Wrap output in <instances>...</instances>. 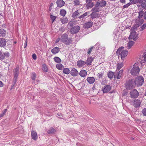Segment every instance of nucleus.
Wrapping results in <instances>:
<instances>
[{
  "instance_id": "nucleus-1",
  "label": "nucleus",
  "mask_w": 146,
  "mask_h": 146,
  "mask_svg": "<svg viewBox=\"0 0 146 146\" xmlns=\"http://www.w3.org/2000/svg\"><path fill=\"white\" fill-rule=\"evenodd\" d=\"M123 48V47L119 48L116 52V54L118 55H119V56H120L121 60H123L124 59V58L127 56L128 52L126 50H122V49Z\"/></svg>"
},
{
  "instance_id": "nucleus-2",
  "label": "nucleus",
  "mask_w": 146,
  "mask_h": 146,
  "mask_svg": "<svg viewBox=\"0 0 146 146\" xmlns=\"http://www.w3.org/2000/svg\"><path fill=\"white\" fill-rule=\"evenodd\" d=\"M135 86V84L134 82V79H129L125 83V86L127 90H131L134 88Z\"/></svg>"
},
{
  "instance_id": "nucleus-3",
  "label": "nucleus",
  "mask_w": 146,
  "mask_h": 146,
  "mask_svg": "<svg viewBox=\"0 0 146 146\" xmlns=\"http://www.w3.org/2000/svg\"><path fill=\"white\" fill-rule=\"evenodd\" d=\"M138 63H135L133 65V67L130 71V73L132 75L136 76L139 74L140 69L138 66Z\"/></svg>"
},
{
  "instance_id": "nucleus-4",
  "label": "nucleus",
  "mask_w": 146,
  "mask_h": 146,
  "mask_svg": "<svg viewBox=\"0 0 146 146\" xmlns=\"http://www.w3.org/2000/svg\"><path fill=\"white\" fill-rule=\"evenodd\" d=\"M144 79L142 76H138L134 79L135 86L137 87L141 86L144 83Z\"/></svg>"
},
{
  "instance_id": "nucleus-5",
  "label": "nucleus",
  "mask_w": 146,
  "mask_h": 146,
  "mask_svg": "<svg viewBox=\"0 0 146 146\" xmlns=\"http://www.w3.org/2000/svg\"><path fill=\"white\" fill-rule=\"evenodd\" d=\"M9 53L8 52H6L4 53L0 52V60H3L6 58L8 60H9Z\"/></svg>"
},
{
  "instance_id": "nucleus-6",
  "label": "nucleus",
  "mask_w": 146,
  "mask_h": 146,
  "mask_svg": "<svg viewBox=\"0 0 146 146\" xmlns=\"http://www.w3.org/2000/svg\"><path fill=\"white\" fill-rule=\"evenodd\" d=\"M130 97L132 98H137L139 95V92L136 89H134L130 93Z\"/></svg>"
},
{
  "instance_id": "nucleus-7",
  "label": "nucleus",
  "mask_w": 146,
  "mask_h": 146,
  "mask_svg": "<svg viewBox=\"0 0 146 146\" xmlns=\"http://www.w3.org/2000/svg\"><path fill=\"white\" fill-rule=\"evenodd\" d=\"M131 103L134 107L137 108L140 106L141 103V101L139 99H135Z\"/></svg>"
},
{
  "instance_id": "nucleus-8",
  "label": "nucleus",
  "mask_w": 146,
  "mask_h": 146,
  "mask_svg": "<svg viewBox=\"0 0 146 146\" xmlns=\"http://www.w3.org/2000/svg\"><path fill=\"white\" fill-rule=\"evenodd\" d=\"M80 29V27L79 26H76L71 29L70 32L72 34H74L78 32Z\"/></svg>"
},
{
  "instance_id": "nucleus-9",
  "label": "nucleus",
  "mask_w": 146,
  "mask_h": 146,
  "mask_svg": "<svg viewBox=\"0 0 146 146\" xmlns=\"http://www.w3.org/2000/svg\"><path fill=\"white\" fill-rule=\"evenodd\" d=\"M111 87L109 85H106L102 88V91L104 93H106L111 89Z\"/></svg>"
},
{
  "instance_id": "nucleus-10",
  "label": "nucleus",
  "mask_w": 146,
  "mask_h": 146,
  "mask_svg": "<svg viewBox=\"0 0 146 146\" xmlns=\"http://www.w3.org/2000/svg\"><path fill=\"white\" fill-rule=\"evenodd\" d=\"M13 73L14 75V81H15V82H16V80L19 74V67H17L14 69Z\"/></svg>"
},
{
  "instance_id": "nucleus-11",
  "label": "nucleus",
  "mask_w": 146,
  "mask_h": 146,
  "mask_svg": "<svg viewBox=\"0 0 146 146\" xmlns=\"http://www.w3.org/2000/svg\"><path fill=\"white\" fill-rule=\"evenodd\" d=\"M123 71L121 70L117 73H116L114 76V78L115 79L117 78V79H120L122 77Z\"/></svg>"
},
{
  "instance_id": "nucleus-12",
  "label": "nucleus",
  "mask_w": 146,
  "mask_h": 146,
  "mask_svg": "<svg viewBox=\"0 0 146 146\" xmlns=\"http://www.w3.org/2000/svg\"><path fill=\"white\" fill-rule=\"evenodd\" d=\"M93 24V22L91 21H89L83 25V27L84 29H87L90 28Z\"/></svg>"
},
{
  "instance_id": "nucleus-13",
  "label": "nucleus",
  "mask_w": 146,
  "mask_h": 146,
  "mask_svg": "<svg viewBox=\"0 0 146 146\" xmlns=\"http://www.w3.org/2000/svg\"><path fill=\"white\" fill-rule=\"evenodd\" d=\"M86 6L88 9L92 8L93 7L94 3L92 1V0H86Z\"/></svg>"
},
{
  "instance_id": "nucleus-14",
  "label": "nucleus",
  "mask_w": 146,
  "mask_h": 146,
  "mask_svg": "<svg viewBox=\"0 0 146 146\" xmlns=\"http://www.w3.org/2000/svg\"><path fill=\"white\" fill-rule=\"evenodd\" d=\"M70 74L73 76H77L79 74V72L76 68H73L70 72Z\"/></svg>"
},
{
  "instance_id": "nucleus-15",
  "label": "nucleus",
  "mask_w": 146,
  "mask_h": 146,
  "mask_svg": "<svg viewBox=\"0 0 146 146\" xmlns=\"http://www.w3.org/2000/svg\"><path fill=\"white\" fill-rule=\"evenodd\" d=\"M77 65L79 67H81L84 66H86V64L85 61H83L81 59L77 61Z\"/></svg>"
},
{
  "instance_id": "nucleus-16",
  "label": "nucleus",
  "mask_w": 146,
  "mask_h": 146,
  "mask_svg": "<svg viewBox=\"0 0 146 146\" xmlns=\"http://www.w3.org/2000/svg\"><path fill=\"white\" fill-rule=\"evenodd\" d=\"M93 60L94 58L92 57H89L85 61L86 65L87 66L91 65Z\"/></svg>"
},
{
  "instance_id": "nucleus-17",
  "label": "nucleus",
  "mask_w": 146,
  "mask_h": 146,
  "mask_svg": "<svg viewBox=\"0 0 146 146\" xmlns=\"http://www.w3.org/2000/svg\"><path fill=\"white\" fill-rule=\"evenodd\" d=\"M86 80L90 84H93L95 81V79L93 77H87Z\"/></svg>"
},
{
  "instance_id": "nucleus-18",
  "label": "nucleus",
  "mask_w": 146,
  "mask_h": 146,
  "mask_svg": "<svg viewBox=\"0 0 146 146\" xmlns=\"http://www.w3.org/2000/svg\"><path fill=\"white\" fill-rule=\"evenodd\" d=\"M57 7L60 8L63 6L65 4V2L62 0H58L56 2Z\"/></svg>"
},
{
  "instance_id": "nucleus-19",
  "label": "nucleus",
  "mask_w": 146,
  "mask_h": 146,
  "mask_svg": "<svg viewBox=\"0 0 146 146\" xmlns=\"http://www.w3.org/2000/svg\"><path fill=\"white\" fill-rule=\"evenodd\" d=\"M136 33L135 32H132L131 33L130 35L129 36V38L130 39H133L134 40H135L137 39L136 37Z\"/></svg>"
},
{
  "instance_id": "nucleus-20",
  "label": "nucleus",
  "mask_w": 146,
  "mask_h": 146,
  "mask_svg": "<svg viewBox=\"0 0 146 146\" xmlns=\"http://www.w3.org/2000/svg\"><path fill=\"white\" fill-rule=\"evenodd\" d=\"M7 41L4 38H0V46L4 47L6 45Z\"/></svg>"
},
{
  "instance_id": "nucleus-21",
  "label": "nucleus",
  "mask_w": 146,
  "mask_h": 146,
  "mask_svg": "<svg viewBox=\"0 0 146 146\" xmlns=\"http://www.w3.org/2000/svg\"><path fill=\"white\" fill-rule=\"evenodd\" d=\"M60 48L58 47H56L51 50V52L54 54H55L58 53L60 51Z\"/></svg>"
},
{
  "instance_id": "nucleus-22",
  "label": "nucleus",
  "mask_w": 146,
  "mask_h": 146,
  "mask_svg": "<svg viewBox=\"0 0 146 146\" xmlns=\"http://www.w3.org/2000/svg\"><path fill=\"white\" fill-rule=\"evenodd\" d=\"M80 13L78 10L74 12L72 15V17L74 18V19H76L77 18H78L79 16L80 15Z\"/></svg>"
},
{
  "instance_id": "nucleus-23",
  "label": "nucleus",
  "mask_w": 146,
  "mask_h": 146,
  "mask_svg": "<svg viewBox=\"0 0 146 146\" xmlns=\"http://www.w3.org/2000/svg\"><path fill=\"white\" fill-rule=\"evenodd\" d=\"M31 137L34 140H36L38 138L37 134L36 132L34 131H31Z\"/></svg>"
},
{
  "instance_id": "nucleus-24",
  "label": "nucleus",
  "mask_w": 146,
  "mask_h": 146,
  "mask_svg": "<svg viewBox=\"0 0 146 146\" xmlns=\"http://www.w3.org/2000/svg\"><path fill=\"white\" fill-rule=\"evenodd\" d=\"M79 74L81 76L84 78L87 75V73L86 70H82Z\"/></svg>"
},
{
  "instance_id": "nucleus-25",
  "label": "nucleus",
  "mask_w": 146,
  "mask_h": 146,
  "mask_svg": "<svg viewBox=\"0 0 146 146\" xmlns=\"http://www.w3.org/2000/svg\"><path fill=\"white\" fill-rule=\"evenodd\" d=\"M68 38V35L66 34L65 33L62 35L61 37L60 40L61 41L63 42L65 40H66V39Z\"/></svg>"
},
{
  "instance_id": "nucleus-26",
  "label": "nucleus",
  "mask_w": 146,
  "mask_h": 146,
  "mask_svg": "<svg viewBox=\"0 0 146 146\" xmlns=\"http://www.w3.org/2000/svg\"><path fill=\"white\" fill-rule=\"evenodd\" d=\"M88 13L87 12H86L83 14L82 15H81L80 16L78 17V18L79 19H83L86 18L87 16L88 15Z\"/></svg>"
},
{
  "instance_id": "nucleus-27",
  "label": "nucleus",
  "mask_w": 146,
  "mask_h": 146,
  "mask_svg": "<svg viewBox=\"0 0 146 146\" xmlns=\"http://www.w3.org/2000/svg\"><path fill=\"white\" fill-rule=\"evenodd\" d=\"M6 31L3 29H0V36L4 37L6 35Z\"/></svg>"
},
{
  "instance_id": "nucleus-28",
  "label": "nucleus",
  "mask_w": 146,
  "mask_h": 146,
  "mask_svg": "<svg viewBox=\"0 0 146 146\" xmlns=\"http://www.w3.org/2000/svg\"><path fill=\"white\" fill-rule=\"evenodd\" d=\"M56 131V130L53 128H50L47 131V133L48 134H52L54 133Z\"/></svg>"
},
{
  "instance_id": "nucleus-29",
  "label": "nucleus",
  "mask_w": 146,
  "mask_h": 146,
  "mask_svg": "<svg viewBox=\"0 0 146 146\" xmlns=\"http://www.w3.org/2000/svg\"><path fill=\"white\" fill-rule=\"evenodd\" d=\"M70 71L68 68H65L63 69V72L66 74H68L70 73Z\"/></svg>"
},
{
  "instance_id": "nucleus-30",
  "label": "nucleus",
  "mask_w": 146,
  "mask_h": 146,
  "mask_svg": "<svg viewBox=\"0 0 146 146\" xmlns=\"http://www.w3.org/2000/svg\"><path fill=\"white\" fill-rule=\"evenodd\" d=\"M42 68L44 72H48V69L46 64H43L42 66Z\"/></svg>"
},
{
  "instance_id": "nucleus-31",
  "label": "nucleus",
  "mask_w": 146,
  "mask_h": 146,
  "mask_svg": "<svg viewBox=\"0 0 146 146\" xmlns=\"http://www.w3.org/2000/svg\"><path fill=\"white\" fill-rule=\"evenodd\" d=\"M56 68L59 70H61L63 69L64 66L60 63L57 64L56 65Z\"/></svg>"
},
{
  "instance_id": "nucleus-32",
  "label": "nucleus",
  "mask_w": 146,
  "mask_h": 146,
  "mask_svg": "<svg viewBox=\"0 0 146 146\" xmlns=\"http://www.w3.org/2000/svg\"><path fill=\"white\" fill-rule=\"evenodd\" d=\"M72 42V41L71 40V39L68 38L66 39V40H65L64 41L63 43H64L66 45H68Z\"/></svg>"
},
{
  "instance_id": "nucleus-33",
  "label": "nucleus",
  "mask_w": 146,
  "mask_h": 146,
  "mask_svg": "<svg viewBox=\"0 0 146 146\" xmlns=\"http://www.w3.org/2000/svg\"><path fill=\"white\" fill-rule=\"evenodd\" d=\"M92 11L93 12L96 13L98 12L101 11V9L99 7H94L92 10Z\"/></svg>"
},
{
  "instance_id": "nucleus-34",
  "label": "nucleus",
  "mask_w": 146,
  "mask_h": 146,
  "mask_svg": "<svg viewBox=\"0 0 146 146\" xmlns=\"http://www.w3.org/2000/svg\"><path fill=\"white\" fill-rule=\"evenodd\" d=\"M53 59L54 61L56 63H60L61 62V59L58 57H55Z\"/></svg>"
},
{
  "instance_id": "nucleus-35",
  "label": "nucleus",
  "mask_w": 146,
  "mask_h": 146,
  "mask_svg": "<svg viewBox=\"0 0 146 146\" xmlns=\"http://www.w3.org/2000/svg\"><path fill=\"white\" fill-rule=\"evenodd\" d=\"M90 16L91 18L94 19L98 16V14L96 13L93 12L91 14Z\"/></svg>"
},
{
  "instance_id": "nucleus-36",
  "label": "nucleus",
  "mask_w": 146,
  "mask_h": 146,
  "mask_svg": "<svg viewBox=\"0 0 146 146\" xmlns=\"http://www.w3.org/2000/svg\"><path fill=\"white\" fill-rule=\"evenodd\" d=\"M60 21L62 24L66 23L68 22V19L66 18H61L60 19Z\"/></svg>"
},
{
  "instance_id": "nucleus-37",
  "label": "nucleus",
  "mask_w": 146,
  "mask_h": 146,
  "mask_svg": "<svg viewBox=\"0 0 146 146\" xmlns=\"http://www.w3.org/2000/svg\"><path fill=\"white\" fill-rule=\"evenodd\" d=\"M107 75L108 77L111 79L112 78H113V76H114L113 73L111 72V71H110L108 73Z\"/></svg>"
},
{
  "instance_id": "nucleus-38",
  "label": "nucleus",
  "mask_w": 146,
  "mask_h": 146,
  "mask_svg": "<svg viewBox=\"0 0 146 146\" xmlns=\"http://www.w3.org/2000/svg\"><path fill=\"white\" fill-rule=\"evenodd\" d=\"M134 43L133 41H131L129 42L127 44V47L128 48H130L133 46Z\"/></svg>"
},
{
  "instance_id": "nucleus-39",
  "label": "nucleus",
  "mask_w": 146,
  "mask_h": 146,
  "mask_svg": "<svg viewBox=\"0 0 146 146\" xmlns=\"http://www.w3.org/2000/svg\"><path fill=\"white\" fill-rule=\"evenodd\" d=\"M100 7H104L106 6V2L103 0L100 1Z\"/></svg>"
},
{
  "instance_id": "nucleus-40",
  "label": "nucleus",
  "mask_w": 146,
  "mask_h": 146,
  "mask_svg": "<svg viewBox=\"0 0 146 146\" xmlns=\"http://www.w3.org/2000/svg\"><path fill=\"white\" fill-rule=\"evenodd\" d=\"M66 12L65 10H61L60 11V14L62 16L64 17L65 15Z\"/></svg>"
},
{
  "instance_id": "nucleus-41",
  "label": "nucleus",
  "mask_w": 146,
  "mask_h": 146,
  "mask_svg": "<svg viewBox=\"0 0 146 146\" xmlns=\"http://www.w3.org/2000/svg\"><path fill=\"white\" fill-rule=\"evenodd\" d=\"M36 78V75L35 73L34 72H33L31 74V79L33 80H35Z\"/></svg>"
},
{
  "instance_id": "nucleus-42",
  "label": "nucleus",
  "mask_w": 146,
  "mask_h": 146,
  "mask_svg": "<svg viewBox=\"0 0 146 146\" xmlns=\"http://www.w3.org/2000/svg\"><path fill=\"white\" fill-rule=\"evenodd\" d=\"M132 2L134 3H139L141 4V3L143 2V0H132Z\"/></svg>"
},
{
  "instance_id": "nucleus-43",
  "label": "nucleus",
  "mask_w": 146,
  "mask_h": 146,
  "mask_svg": "<svg viewBox=\"0 0 146 146\" xmlns=\"http://www.w3.org/2000/svg\"><path fill=\"white\" fill-rule=\"evenodd\" d=\"M123 66V64L122 63H118L117 64V69L119 70Z\"/></svg>"
},
{
  "instance_id": "nucleus-44",
  "label": "nucleus",
  "mask_w": 146,
  "mask_h": 146,
  "mask_svg": "<svg viewBox=\"0 0 146 146\" xmlns=\"http://www.w3.org/2000/svg\"><path fill=\"white\" fill-rule=\"evenodd\" d=\"M141 5L143 8L144 9H146V2H143H143L141 3Z\"/></svg>"
},
{
  "instance_id": "nucleus-45",
  "label": "nucleus",
  "mask_w": 146,
  "mask_h": 146,
  "mask_svg": "<svg viewBox=\"0 0 146 146\" xmlns=\"http://www.w3.org/2000/svg\"><path fill=\"white\" fill-rule=\"evenodd\" d=\"M50 18L52 21V22H53L55 20L56 17L52 15H50Z\"/></svg>"
},
{
  "instance_id": "nucleus-46",
  "label": "nucleus",
  "mask_w": 146,
  "mask_h": 146,
  "mask_svg": "<svg viewBox=\"0 0 146 146\" xmlns=\"http://www.w3.org/2000/svg\"><path fill=\"white\" fill-rule=\"evenodd\" d=\"M104 75V73L102 72H100L97 74V76L99 78H101Z\"/></svg>"
},
{
  "instance_id": "nucleus-47",
  "label": "nucleus",
  "mask_w": 146,
  "mask_h": 146,
  "mask_svg": "<svg viewBox=\"0 0 146 146\" xmlns=\"http://www.w3.org/2000/svg\"><path fill=\"white\" fill-rule=\"evenodd\" d=\"M74 2L75 5H79L80 4V2L79 0H75Z\"/></svg>"
},
{
  "instance_id": "nucleus-48",
  "label": "nucleus",
  "mask_w": 146,
  "mask_h": 146,
  "mask_svg": "<svg viewBox=\"0 0 146 146\" xmlns=\"http://www.w3.org/2000/svg\"><path fill=\"white\" fill-rule=\"evenodd\" d=\"M143 15V12L142 11H140L139 12V17L141 18Z\"/></svg>"
},
{
  "instance_id": "nucleus-49",
  "label": "nucleus",
  "mask_w": 146,
  "mask_h": 146,
  "mask_svg": "<svg viewBox=\"0 0 146 146\" xmlns=\"http://www.w3.org/2000/svg\"><path fill=\"white\" fill-rule=\"evenodd\" d=\"M57 117H58L59 118H60V119H63L62 118V115L61 113H57Z\"/></svg>"
},
{
  "instance_id": "nucleus-50",
  "label": "nucleus",
  "mask_w": 146,
  "mask_h": 146,
  "mask_svg": "<svg viewBox=\"0 0 146 146\" xmlns=\"http://www.w3.org/2000/svg\"><path fill=\"white\" fill-rule=\"evenodd\" d=\"M131 4V3H129L126 4L124 5L123 6V8H127L129 6H130Z\"/></svg>"
},
{
  "instance_id": "nucleus-51",
  "label": "nucleus",
  "mask_w": 146,
  "mask_h": 146,
  "mask_svg": "<svg viewBox=\"0 0 146 146\" xmlns=\"http://www.w3.org/2000/svg\"><path fill=\"white\" fill-rule=\"evenodd\" d=\"M93 47H92L90 48L89 49H88V51L87 52L88 54H91Z\"/></svg>"
},
{
  "instance_id": "nucleus-52",
  "label": "nucleus",
  "mask_w": 146,
  "mask_h": 146,
  "mask_svg": "<svg viewBox=\"0 0 146 146\" xmlns=\"http://www.w3.org/2000/svg\"><path fill=\"white\" fill-rule=\"evenodd\" d=\"M142 113L144 115L146 116V108L143 109Z\"/></svg>"
},
{
  "instance_id": "nucleus-53",
  "label": "nucleus",
  "mask_w": 146,
  "mask_h": 146,
  "mask_svg": "<svg viewBox=\"0 0 146 146\" xmlns=\"http://www.w3.org/2000/svg\"><path fill=\"white\" fill-rule=\"evenodd\" d=\"M99 6L100 7V1L97 2L96 4L95 7H99Z\"/></svg>"
},
{
  "instance_id": "nucleus-54",
  "label": "nucleus",
  "mask_w": 146,
  "mask_h": 146,
  "mask_svg": "<svg viewBox=\"0 0 146 146\" xmlns=\"http://www.w3.org/2000/svg\"><path fill=\"white\" fill-rule=\"evenodd\" d=\"M74 23L72 21H70L68 23V25L70 26V27L73 26Z\"/></svg>"
},
{
  "instance_id": "nucleus-55",
  "label": "nucleus",
  "mask_w": 146,
  "mask_h": 146,
  "mask_svg": "<svg viewBox=\"0 0 146 146\" xmlns=\"http://www.w3.org/2000/svg\"><path fill=\"white\" fill-rule=\"evenodd\" d=\"M32 57L33 59L36 60V56L35 54H33L32 55Z\"/></svg>"
},
{
  "instance_id": "nucleus-56",
  "label": "nucleus",
  "mask_w": 146,
  "mask_h": 146,
  "mask_svg": "<svg viewBox=\"0 0 146 146\" xmlns=\"http://www.w3.org/2000/svg\"><path fill=\"white\" fill-rule=\"evenodd\" d=\"M27 39H26V40L25 41V43H24V48H25L26 47V46H27Z\"/></svg>"
},
{
  "instance_id": "nucleus-57",
  "label": "nucleus",
  "mask_w": 146,
  "mask_h": 146,
  "mask_svg": "<svg viewBox=\"0 0 146 146\" xmlns=\"http://www.w3.org/2000/svg\"><path fill=\"white\" fill-rule=\"evenodd\" d=\"M146 28V24H144L141 27V28L143 29H144Z\"/></svg>"
},
{
  "instance_id": "nucleus-58",
  "label": "nucleus",
  "mask_w": 146,
  "mask_h": 146,
  "mask_svg": "<svg viewBox=\"0 0 146 146\" xmlns=\"http://www.w3.org/2000/svg\"><path fill=\"white\" fill-rule=\"evenodd\" d=\"M53 141V139H51V140H50V144L51 145H55L56 144V143H53L52 142Z\"/></svg>"
},
{
  "instance_id": "nucleus-59",
  "label": "nucleus",
  "mask_w": 146,
  "mask_h": 146,
  "mask_svg": "<svg viewBox=\"0 0 146 146\" xmlns=\"http://www.w3.org/2000/svg\"><path fill=\"white\" fill-rule=\"evenodd\" d=\"M59 30L62 32H64L65 30V29L64 27H61L59 29Z\"/></svg>"
},
{
  "instance_id": "nucleus-60",
  "label": "nucleus",
  "mask_w": 146,
  "mask_h": 146,
  "mask_svg": "<svg viewBox=\"0 0 146 146\" xmlns=\"http://www.w3.org/2000/svg\"><path fill=\"white\" fill-rule=\"evenodd\" d=\"M60 40V38H58L56 40L55 42V44H57V43H58Z\"/></svg>"
},
{
  "instance_id": "nucleus-61",
  "label": "nucleus",
  "mask_w": 146,
  "mask_h": 146,
  "mask_svg": "<svg viewBox=\"0 0 146 146\" xmlns=\"http://www.w3.org/2000/svg\"><path fill=\"white\" fill-rule=\"evenodd\" d=\"M7 111V109H4L3 111L2 112V113H3L4 115L5 114V113H6V112Z\"/></svg>"
},
{
  "instance_id": "nucleus-62",
  "label": "nucleus",
  "mask_w": 146,
  "mask_h": 146,
  "mask_svg": "<svg viewBox=\"0 0 146 146\" xmlns=\"http://www.w3.org/2000/svg\"><path fill=\"white\" fill-rule=\"evenodd\" d=\"M120 2L123 3H125V0H120Z\"/></svg>"
},
{
  "instance_id": "nucleus-63",
  "label": "nucleus",
  "mask_w": 146,
  "mask_h": 146,
  "mask_svg": "<svg viewBox=\"0 0 146 146\" xmlns=\"http://www.w3.org/2000/svg\"><path fill=\"white\" fill-rule=\"evenodd\" d=\"M3 86V85L2 82L0 81V87H2Z\"/></svg>"
},
{
  "instance_id": "nucleus-64",
  "label": "nucleus",
  "mask_w": 146,
  "mask_h": 146,
  "mask_svg": "<svg viewBox=\"0 0 146 146\" xmlns=\"http://www.w3.org/2000/svg\"><path fill=\"white\" fill-rule=\"evenodd\" d=\"M144 19H146V11L145 12L144 14Z\"/></svg>"
}]
</instances>
